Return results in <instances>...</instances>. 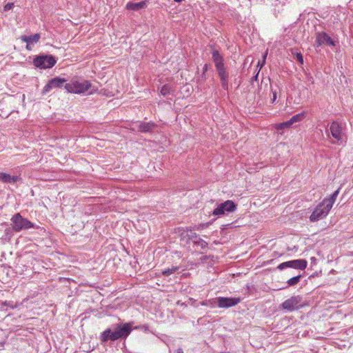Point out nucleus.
<instances>
[{"instance_id":"nucleus-1","label":"nucleus","mask_w":353,"mask_h":353,"mask_svg":"<svg viewBox=\"0 0 353 353\" xmlns=\"http://www.w3.org/2000/svg\"><path fill=\"white\" fill-rule=\"evenodd\" d=\"M340 188L337 189L329 199H325L319 204L310 216V220L312 222L319 221L325 218L334 203L336 197L339 195Z\"/></svg>"},{"instance_id":"nucleus-2","label":"nucleus","mask_w":353,"mask_h":353,"mask_svg":"<svg viewBox=\"0 0 353 353\" xmlns=\"http://www.w3.org/2000/svg\"><path fill=\"white\" fill-rule=\"evenodd\" d=\"M212 60L214 63L218 75L220 78L221 86L224 90L228 89V72L226 71L223 63V57L217 50H213Z\"/></svg>"},{"instance_id":"nucleus-3","label":"nucleus","mask_w":353,"mask_h":353,"mask_svg":"<svg viewBox=\"0 0 353 353\" xmlns=\"http://www.w3.org/2000/svg\"><path fill=\"white\" fill-rule=\"evenodd\" d=\"M64 87L68 92L82 94L92 88V84L86 80L73 79L70 83H65Z\"/></svg>"},{"instance_id":"nucleus-4","label":"nucleus","mask_w":353,"mask_h":353,"mask_svg":"<svg viewBox=\"0 0 353 353\" xmlns=\"http://www.w3.org/2000/svg\"><path fill=\"white\" fill-rule=\"evenodd\" d=\"M12 229L15 232L29 229L34 227V224L26 219L21 216L19 213L15 214L12 218Z\"/></svg>"},{"instance_id":"nucleus-5","label":"nucleus","mask_w":353,"mask_h":353,"mask_svg":"<svg viewBox=\"0 0 353 353\" xmlns=\"http://www.w3.org/2000/svg\"><path fill=\"white\" fill-rule=\"evenodd\" d=\"M210 302L212 303V307L218 306L219 307L228 308L237 305L240 302V299L218 297L217 299H214V301Z\"/></svg>"},{"instance_id":"nucleus-6","label":"nucleus","mask_w":353,"mask_h":353,"mask_svg":"<svg viewBox=\"0 0 353 353\" xmlns=\"http://www.w3.org/2000/svg\"><path fill=\"white\" fill-rule=\"evenodd\" d=\"M56 60L51 55H41L34 59V64L36 67L42 69L50 68L54 65Z\"/></svg>"},{"instance_id":"nucleus-7","label":"nucleus","mask_w":353,"mask_h":353,"mask_svg":"<svg viewBox=\"0 0 353 353\" xmlns=\"http://www.w3.org/2000/svg\"><path fill=\"white\" fill-rule=\"evenodd\" d=\"M307 265V262L305 259H296V260H292L286 262H283L279 265L277 268L279 270H283L287 268H291L294 269L301 270H303L306 268Z\"/></svg>"},{"instance_id":"nucleus-8","label":"nucleus","mask_w":353,"mask_h":353,"mask_svg":"<svg viewBox=\"0 0 353 353\" xmlns=\"http://www.w3.org/2000/svg\"><path fill=\"white\" fill-rule=\"evenodd\" d=\"M236 210V205L232 201L228 200L219 204L213 211L215 216H221L226 212H232Z\"/></svg>"},{"instance_id":"nucleus-9","label":"nucleus","mask_w":353,"mask_h":353,"mask_svg":"<svg viewBox=\"0 0 353 353\" xmlns=\"http://www.w3.org/2000/svg\"><path fill=\"white\" fill-rule=\"evenodd\" d=\"M130 332L131 327L130 324L118 325L113 332L111 331L110 340L115 341L121 337H126Z\"/></svg>"},{"instance_id":"nucleus-10","label":"nucleus","mask_w":353,"mask_h":353,"mask_svg":"<svg viewBox=\"0 0 353 353\" xmlns=\"http://www.w3.org/2000/svg\"><path fill=\"white\" fill-rule=\"evenodd\" d=\"M330 131L332 137L336 140L332 141L333 143H342L343 137V128L338 122L333 121L331 123Z\"/></svg>"},{"instance_id":"nucleus-11","label":"nucleus","mask_w":353,"mask_h":353,"mask_svg":"<svg viewBox=\"0 0 353 353\" xmlns=\"http://www.w3.org/2000/svg\"><path fill=\"white\" fill-rule=\"evenodd\" d=\"M301 301V297L299 296H292L289 299L285 301L282 303L283 309L288 311H293L297 310L299 307V304Z\"/></svg>"},{"instance_id":"nucleus-12","label":"nucleus","mask_w":353,"mask_h":353,"mask_svg":"<svg viewBox=\"0 0 353 353\" xmlns=\"http://www.w3.org/2000/svg\"><path fill=\"white\" fill-rule=\"evenodd\" d=\"M66 82V80L60 77H55L52 79L47 85L43 88V92L47 93L50 92L52 89L61 88L64 83Z\"/></svg>"},{"instance_id":"nucleus-13","label":"nucleus","mask_w":353,"mask_h":353,"mask_svg":"<svg viewBox=\"0 0 353 353\" xmlns=\"http://www.w3.org/2000/svg\"><path fill=\"white\" fill-rule=\"evenodd\" d=\"M316 43L317 46L327 45L334 46V41L325 32H319L316 34Z\"/></svg>"},{"instance_id":"nucleus-14","label":"nucleus","mask_w":353,"mask_h":353,"mask_svg":"<svg viewBox=\"0 0 353 353\" xmlns=\"http://www.w3.org/2000/svg\"><path fill=\"white\" fill-rule=\"evenodd\" d=\"M145 6H146V1H143L138 2V3L129 2L126 4L125 8L128 10L137 11V10H141V9L145 8Z\"/></svg>"},{"instance_id":"nucleus-15","label":"nucleus","mask_w":353,"mask_h":353,"mask_svg":"<svg viewBox=\"0 0 353 353\" xmlns=\"http://www.w3.org/2000/svg\"><path fill=\"white\" fill-rule=\"evenodd\" d=\"M18 180L16 176H11L5 172H0V181L3 183H14Z\"/></svg>"},{"instance_id":"nucleus-16","label":"nucleus","mask_w":353,"mask_h":353,"mask_svg":"<svg viewBox=\"0 0 353 353\" xmlns=\"http://www.w3.org/2000/svg\"><path fill=\"white\" fill-rule=\"evenodd\" d=\"M40 39V35L39 34H35L34 35H32V36H22L21 37V39L23 41V42H26V43H30L31 45L34 43H37Z\"/></svg>"},{"instance_id":"nucleus-17","label":"nucleus","mask_w":353,"mask_h":353,"mask_svg":"<svg viewBox=\"0 0 353 353\" xmlns=\"http://www.w3.org/2000/svg\"><path fill=\"white\" fill-rule=\"evenodd\" d=\"M154 128V124L152 123H141L139 124V130L141 132H149Z\"/></svg>"},{"instance_id":"nucleus-18","label":"nucleus","mask_w":353,"mask_h":353,"mask_svg":"<svg viewBox=\"0 0 353 353\" xmlns=\"http://www.w3.org/2000/svg\"><path fill=\"white\" fill-rule=\"evenodd\" d=\"M304 118H305V112H301L300 114L293 116L289 121L292 125L294 123L302 121Z\"/></svg>"},{"instance_id":"nucleus-19","label":"nucleus","mask_w":353,"mask_h":353,"mask_svg":"<svg viewBox=\"0 0 353 353\" xmlns=\"http://www.w3.org/2000/svg\"><path fill=\"white\" fill-rule=\"evenodd\" d=\"M110 336H111V330L107 329L105 330L101 335V341L103 342L108 341V340H110Z\"/></svg>"},{"instance_id":"nucleus-20","label":"nucleus","mask_w":353,"mask_h":353,"mask_svg":"<svg viewBox=\"0 0 353 353\" xmlns=\"http://www.w3.org/2000/svg\"><path fill=\"white\" fill-rule=\"evenodd\" d=\"M301 277V275H298V276H294V277L290 279L287 282L288 285L293 286V285H296L300 281Z\"/></svg>"},{"instance_id":"nucleus-21","label":"nucleus","mask_w":353,"mask_h":353,"mask_svg":"<svg viewBox=\"0 0 353 353\" xmlns=\"http://www.w3.org/2000/svg\"><path fill=\"white\" fill-rule=\"evenodd\" d=\"M178 267H172L171 268H168L162 272V274L165 276H170L174 273H175L178 270Z\"/></svg>"},{"instance_id":"nucleus-22","label":"nucleus","mask_w":353,"mask_h":353,"mask_svg":"<svg viewBox=\"0 0 353 353\" xmlns=\"http://www.w3.org/2000/svg\"><path fill=\"white\" fill-rule=\"evenodd\" d=\"M290 126H291V123H290V121H287L285 122H283V123L276 124L275 128L276 130H283L285 128H289Z\"/></svg>"},{"instance_id":"nucleus-23","label":"nucleus","mask_w":353,"mask_h":353,"mask_svg":"<svg viewBox=\"0 0 353 353\" xmlns=\"http://www.w3.org/2000/svg\"><path fill=\"white\" fill-rule=\"evenodd\" d=\"M171 91V87L170 85H164L161 89V94L163 96H166Z\"/></svg>"},{"instance_id":"nucleus-24","label":"nucleus","mask_w":353,"mask_h":353,"mask_svg":"<svg viewBox=\"0 0 353 353\" xmlns=\"http://www.w3.org/2000/svg\"><path fill=\"white\" fill-rule=\"evenodd\" d=\"M195 243L198 244L202 249L205 248L208 246V243L201 239H199L198 241H195Z\"/></svg>"},{"instance_id":"nucleus-25","label":"nucleus","mask_w":353,"mask_h":353,"mask_svg":"<svg viewBox=\"0 0 353 353\" xmlns=\"http://www.w3.org/2000/svg\"><path fill=\"white\" fill-rule=\"evenodd\" d=\"M187 236L191 239L197 237L196 234L192 230L187 232Z\"/></svg>"},{"instance_id":"nucleus-26","label":"nucleus","mask_w":353,"mask_h":353,"mask_svg":"<svg viewBox=\"0 0 353 353\" xmlns=\"http://www.w3.org/2000/svg\"><path fill=\"white\" fill-rule=\"evenodd\" d=\"M14 4L12 3H8L4 6V10H10L13 8Z\"/></svg>"},{"instance_id":"nucleus-27","label":"nucleus","mask_w":353,"mask_h":353,"mask_svg":"<svg viewBox=\"0 0 353 353\" xmlns=\"http://www.w3.org/2000/svg\"><path fill=\"white\" fill-rule=\"evenodd\" d=\"M296 60L300 62L301 64H303V56L301 55V53H297L296 54Z\"/></svg>"},{"instance_id":"nucleus-28","label":"nucleus","mask_w":353,"mask_h":353,"mask_svg":"<svg viewBox=\"0 0 353 353\" xmlns=\"http://www.w3.org/2000/svg\"><path fill=\"white\" fill-rule=\"evenodd\" d=\"M266 56H267V52H265V54L263 56L262 63H261L260 62L258 63V66L260 65V69H261L262 67L263 66V65L265 64Z\"/></svg>"},{"instance_id":"nucleus-29","label":"nucleus","mask_w":353,"mask_h":353,"mask_svg":"<svg viewBox=\"0 0 353 353\" xmlns=\"http://www.w3.org/2000/svg\"><path fill=\"white\" fill-rule=\"evenodd\" d=\"M213 300H210L208 302H203L201 304L203 305H209L212 307V303L210 301H212Z\"/></svg>"},{"instance_id":"nucleus-30","label":"nucleus","mask_w":353,"mask_h":353,"mask_svg":"<svg viewBox=\"0 0 353 353\" xmlns=\"http://www.w3.org/2000/svg\"><path fill=\"white\" fill-rule=\"evenodd\" d=\"M276 99V93L274 91V92H272V102L274 103Z\"/></svg>"},{"instance_id":"nucleus-31","label":"nucleus","mask_w":353,"mask_h":353,"mask_svg":"<svg viewBox=\"0 0 353 353\" xmlns=\"http://www.w3.org/2000/svg\"><path fill=\"white\" fill-rule=\"evenodd\" d=\"M27 43V46H26V48L28 50H30L32 49L31 48V44L29 43Z\"/></svg>"},{"instance_id":"nucleus-32","label":"nucleus","mask_w":353,"mask_h":353,"mask_svg":"<svg viewBox=\"0 0 353 353\" xmlns=\"http://www.w3.org/2000/svg\"><path fill=\"white\" fill-rule=\"evenodd\" d=\"M174 353H183V351L182 349L179 348Z\"/></svg>"},{"instance_id":"nucleus-33","label":"nucleus","mask_w":353,"mask_h":353,"mask_svg":"<svg viewBox=\"0 0 353 353\" xmlns=\"http://www.w3.org/2000/svg\"><path fill=\"white\" fill-rule=\"evenodd\" d=\"M207 69H208V65H207V64H205V65H204V67H203L204 72H205V71H207Z\"/></svg>"},{"instance_id":"nucleus-34","label":"nucleus","mask_w":353,"mask_h":353,"mask_svg":"<svg viewBox=\"0 0 353 353\" xmlns=\"http://www.w3.org/2000/svg\"><path fill=\"white\" fill-rule=\"evenodd\" d=\"M258 74H259V72L253 77V79H254L255 80L257 79L258 78Z\"/></svg>"},{"instance_id":"nucleus-35","label":"nucleus","mask_w":353,"mask_h":353,"mask_svg":"<svg viewBox=\"0 0 353 353\" xmlns=\"http://www.w3.org/2000/svg\"><path fill=\"white\" fill-rule=\"evenodd\" d=\"M96 91V89H92L90 92V94H92L94 92Z\"/></svg>"},{"instance_id":"nucleus-36","label":"nucleus","mask_w":353,"mask_h":353,"mask_svg":"<svg viewBox=\"0 0 353 353\" xmlns=\"http://www.w3.org/2000/svg\"><path fill=\"white\" fill-rule=\"evenodd\" d=\"M183 1V0H174V1H176V2H181V1Z\"/></svg>"}]
</instances>
